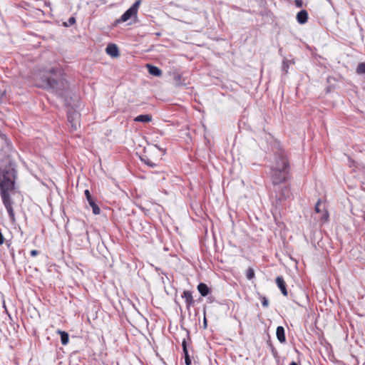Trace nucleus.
I'll list each match as a JSON object with an SVG mask.
<instances>
[{
    "label": "nucleus",
    "mask_w": 365,
    "mask_h": 365,
    "mask_svg": "<svg viewBox=\"0 0 365 365\" xmlns=\"http://www.w3.org/2000/svg\"><path fill=\"white\" fill-rule=\"evenodd\" d=\"M141 160L151 168L155 167L156 165L154 163H153L148 158H141Z\"/></svg>",
    "instance_id": "21"
},
{
    "label": "nucleus",
    "mask_w": 365,
    "mask_h": 365,
    "mask_svg": "<svg viewBox=\"0 0 365 365\" xmlns=\"http://www.w3.org/2000/svg\"><path fill=\"white\" fill-rule=\"evenodd\" d=\"M182 351L185 354V363L186 365H190L191 364V359L188 354V351L187 348V341L186 339H183L182 342Z\"/></svg>",
    "instance_id": "13"
},
{
    "label": "nucleus",
    "mask_w": 365,
    "mask_h": 365,
    "mask_svg": "<svg viewBox=\"0 0 365 365\" xmlns=\"http://www.w3.org/2000/svg\"><path fill=\"white\" fill-rule=\"evenodd\" d=\"M272 353H273V355H274V356H277V351L274 349V348H272Z\"/></svg>",
    "instance_id": "33"
},
{
    "label": "nucleus",
    "mask_w": 365,
    "mask_h": 365,
    "mask_svg": "<svg viewBox=\"0 0 365 365\" xmlns=\"http://www.w3.org/2000/svg\"><path fill=\"white\" fill-rule=\"evenodd\" d=\"M16 173L11 164L0 168V195L5 207L12 206L10 192L14 189Z\"/></svg>",
    "instance_id": "1"
},
{
    "label": "nucleus",
    "mask_w": 365,
    "mask_h": 365,
    "mask_svg": "<svg viewBox=\"0 0 365 365\" xmlns=\"http://www.w3.org/2000/svg\"><path fill=\"white\" fill-rule=\"evenodd\" d=\"M187 338L189 339V332H187Z\"/></svg>",
    "instance_id": "37"
},
{
    "label": "nucleus",
    "mask_w": 365,
    "mask_h": 365,
    "mask_svg": "<svg viewBox=\"0 0 365 365\" xmlns=\"http://www.w3.org/2000/svg\"><path fill=\"white\" fill-rule=\"evenodd\" d=\"M6 209L8 213H9V215L11 220H14L15 216H14V212L12 206L6 207Z\"/></svg>",
    "instance_id": "20"
},
{
    "label": "nucleus",
    "mask_w": 365,
    "mask_h": 365,
    "mask_svg": "<svg viewBox=\"0 0 365 365\" xmlns=\"http://www.w3.org/2000/svg\"><path fill=\"white\" fill-rule=\"evenodd\" d=\"M51 76L46 79V88L61 98H66L69 92V85L60 69H51Z\"/></svg>",
    "instance_id": "2"
},
{
    "label": "nucleus",
    "mask_w": 365,
    "mask_h": 365,
    "mask_svg": "<svg viewBox=\"0 0 365 365\" xmlns=\"http://www.w3.org/2000/svg\"><path fill=\"white\" fill-rule=\"evenodd\" d=\"M261 299H262V306L264 307H267L268 304H269V301L267 299V297H262Z\"/></svg>",
    "instance_id": "26"
},
{
    "label": "nucleus",
    "mask_w": 365,
    "mask_h": 365,
    "mask_svg": "<svg viewBox=\"0 0 365 365\" xmlns=\"http://www.w3.org/2000/svg\"><path fill=\"white\" fill-rule=\"evenodd\" d=\"M0 137L5 140V143H6L8 147H10V142L7 139L6 136L4 134H0Z\"/></svg>",
    "instance_id": "27"
},
{
    "label": "nucleus",
    "mask_w": 365,
    "mask_h": 365,
    "mask_svg": "<svg viewBox=\"0 0 365 365\" xmlns=\"http://www.w3.org/2000/svg\"><path fill=\"white\" fill-rule=\"evenodd\" d=\"M328 217H329V214H328L327 211L324 210L323 212L322 217V220L324 221H327L328 220Z\"/></svg>",
    "instance_id": "29"
},
{
    "label": "nucleus",
    "mask_w": 365,
    "mask_h": 365,
    "mask_svg": "<svg viewBox=\"0 0 365 365\" xmlns=\"http://www.w3.org/2000/svg\"><path fill=\"white\" fill-rule=\"evenodd\" d=\"M84 193H85L86 200H88V202H91V201L94 200L93 198L92 197L91 194L90 193L88 190H86Z\"/></svg>",
    "instance_id": "23"
},
{
    "label": "nucleus",
    "mask_w": 365,
    "mask_h": 365,
    "mask_svg": "<svg viewBox=\"0 0 365 365\" xmlns=\"http://www.w3.org/2000/svg\"><path fill=\"white\" fill-rule=\"evenodd\" d=\"M146 67L148 68V73L154 76L159 77L162 75V71L157 66L147 64Z\"/></svg>",
    "instance_id": "11"
},
{
    "label": "nucleus",
    "mask_w": 365,
    "mask_h": 365,
    "mask_svg": "<svg viewBox=\"0 0 365 365\" xmlns=\"http://www.w3.org/2000/svg\"><path fill=\"white\" fill-rule=\"evenodd\" d=\"M246 277L248 279H252L255 277V271L252 268L250 267L246 272Z\"/></svg>",
    "instance_id": "19"
},
{
    "label": "nucleus",
    "mask_w": 365,
    "mask_h": 365,
    "mask_svg": "<svg viewBox=\"0 0 365 365\" xmlns=\"http://www.w3.org/2000/svg\"><path fill=\"white\" fill-rule=\"evenodd\" d=\"M182 297L185 299L187 309H189L190 306H192L194 304V300L191 292L184 291Z\"/></svg>",
    "instance_id": "8"
},
{
    "label": "nucleus",
    "mask_w": 365,
    "mask_h": 365,
    "mask_svg": "<svg viewBox=\"0 0 365 365\" xmlns=\"http://www.w3.org/2000/svg\"><path fill=\"white\" fill-rule=\"evenodd\" d=\"M57 332L61 335V341L63 345H66L68 343L69 336L67 332L64 331L58 330Z\"/></svg>",
    "instance_id": "16"
},
{
    "label": "nucleus",
    "mask_w": 365,
    "mask_h": 365,
    "mask_svg": "<svg viewBox=\"0 0 365 365\" xmlns=\"http://www.w3.org/2000/svg\"><path fill=\"white\" fill-rule=\"evenodd\" d=\"M289 163L284 150L275 154V165L272 169V181L274 185H281L289 177Z\"/></svg>",
    "instance_id": "3"
},
{
    "label": "nucleus",
    "mask_w": 365,
    "mask_h": 365,
    "mask_svg": "<svg viewBox=\"0 0 365 365\" xmlns=\"http://www.w3.org/2000/svg\"><path fill=\"white\" fill-rule=\"evenodd\" d=\"M204 324H205V326H206L207 322H206V319L205 318L204 319Z\"/></svg>",
    "instance_id": "35"
},
{
    "label": "nucleus",
    "mask_w": 365,
    "mask_h": 365,
    "mask_svg": "<svg viewBox=\"0 0 365 365\" xmlns=\"http://www.w3.org/2000/svg\"><path fill=\"white\" fill-rule=\"evenodd\" d=\"M4 242V237L1 233V232L0 231V245H3Z\"/></svg>",
    "instance_id": "31"
},
{
    "label": "nucleus",
    "mask_w": 365,
    "mask_h": 365,
    "mask_svg": "<svg viewBox=\"0 0 365 365\" xmlns=\"http://www.w3.org/2000/svg\"><path fill=\"white\" fill-rule=\"evenodd\" d=\"M279 163L280 165H282V160H279Z\"/></svg>",
    "instance_id": "36"
},
{
    "label": "nucleus",
    "mask_w": 365,
    "mask_h": 365,
    "mask_svg": "<svg viewBox=\"0 0 365 365\" xmlns=\"http://www.w3.org/2000/svg\"><path fill=\"white\" fill-rule=\"evenodd\" d=\"M289 61H286V60H284L283 61V64H282V69L283 71H284L285 73H287L288 72V68H289Z\"/></svg>",
    "instance_id": "22"
},
{
    "label": "nucleus",
    "mask_w": 365,
    "mask_h": 365,
    "mask_svg": "<svg viewBox=\"0 0 365 365\" xmlns=\"http://www.w3.org/2000/svg\"><path fill=\"white\" fill-rule=\"evenodd\" d=\"M320 206H321V201H320V200H319L317 201V202L316 203V205H315V207H314V210H315V212H317V213H320V212H322V210H321V208H320Z\"/></svg>",
    "instance_id": "24"
},
{
    "label": "nucleus",
    "mask_w": 365,
    "mask_h": 365,
    "mask_svg": "<svg viewBox=\"0 0 365 365\" xmlns=\"http://www.w3.org/2000/svg\"><path fill=\"white\" fill-rule=\"evenodd\" d=\"M289 365H298V364L295 361H292Z\"/></svg>",
    "instance_id": "34"
},
{
    "label": "nucleus",
    "mask_w": 365,
    "mask_h": 365,
    "mask_svg": "<svg viewBox=\"0 0 365 365\" xmlns=\"http://www.w3.org/2000/svg\"><path fill=\"white\" fill-rule=\"evenodd\" d=\"M140 0L136 1L131 7H130L120 17V19L117 20L118 23L125 22L130 19L132 16H135L138 12V9L140 5Z\"/></svg>",
    "instance_id": "5"
},
{
    "label": "nucleus",
    "mask_w": 365,
    "mask_h": 365,
    "mask_svg": "<svg viewBox=\"0 0 365 365\" xmlns=\"http://www.w3.org/2000/svg\"><path fill=\"white\" fill-rule=\"evenodd\" d=\"M357 73H365V62L358 64L356 68Z\"/></svg>",
    "instance_id": "18"
},
{
    "label": "nucleus",
    "mask_w": 365,
    "mask_h": 365,
    "mask_svg": "<svg viewBox=\"0 0 365 365\" xmlns=\"http://www.w3.org/2000/svg\"><path fill=\"white\" fill-rule=\"evenodd\" d=\"M79 118L80 115L76 111L68 113V123L71 124L73 130H76L78 127L80 125Z\"/></svg>",
    "instance_id": "6"
},
{
    "label": "nucleus",
    "mask_w": 365,
    "mask_h": 365,
    "mask_svg": "<svg viewBox=\"0 0 365 365\" xmlns=\"http://www.w3.org/2000/svg\"><path fill=\"white\" fill-rule=\"evenodd\" d=\"M294 4H295L296 6L298 8H301L303 6L302 0H295Z\"/></svg>",
    "instance_id": "28"
},
{
    "label": "nucleus",
    "mask_w": 365,
    "mask_h": 365,
    "mask_svg": "<svg viewBox=\"0 0 365 365\" xmlns=\"http://www.w3.org/2000/svg\"><path fill=\"white\" fill-rule=\"evenodd\" d=\"M297 22L300 24H304L308 20V13L306 10H302L297 14Z\"/></svg>",
    "instance_id": "10"
},
{
    "label": "nucleus",
    "mask_w": 365,
    "mask_h": 365,
    "mask_svg": "<svg viewBox=\"0 0 365 365\" xmlns=\"http://www.w3.org/2000/svg\"><path fill=\"white\" fill-rule=\"evenodd\" d=\"M106 53L111 57H117L119 55V51L116 45L108 44L106 48Z\"/></svg>",
    "instance_id": "9"
},
{
    "label": "nucleus",
    "mask_w": 365,
    "mask_h": 365,
    "mask_svg": "<svg viewBox=\"0 0 365 365\" xmlns=\"http://www.w3.org/2000/svg\"><path fill=\"white\" fill-rule=\"evenodd\" d=\"M90 206L92 207L93 213L94 215L100 214L101 210L99 207L96 204L95 200L91 201L88 202Z\"/></svg>",
    "instance_id": "17"
},
{
    "label": "nucleus",
    "mask_w": 365,
    "mask_h": 365,
    "mask_svg": "<svg viewBox=\"0 0 365 365\" xmlns=\"http://www.w3.org/2000/svg\"><path fill=\"white\" fill-rule=\"evenodd\" d=\"M30 254L32 257H36V255H38V251L36 250H33L31 251Z\"/></svg>",
    "instance_id": "30"
},
{
    "label": "nucleus",
    "mask_w": 365,
    "mask_h": 365,
    "mask_svg": "<svg viewBox=\"0 0 365 365\" xmlns=\"http://www.w3.org/2000/svg\"><path fill=\"white\" fill-rule=\"evenodd\" d=\"M180 75H177L175 77V79L177 81H180Z\"/></svg>",
    "instance_id": "32"
},
{
    "label": "nucleus",
    "mask_w": 365,
    "mask_h": 365,
    "mask_svg": "<svg viewBox=\"0 0 365 365\" xmlns=\"http://www.w3.org/2000/svg\"><path fill=\"white\" fill-rule=\"evenodd\" d=\"M76 23V19L74 17H70L68 20V23H65L66 26H71Z\"/></svg>",
    "instance_id": "25"
},
{
    "label": "nucleus",
    "mask_w": 365,
    "mask_h": 365,
    "mask_svg": "<svg viewBox=\"0 0 365 365\" xmlns=\"http://www.w3.org/2000/svg\"><path fill=\"white\" fill-rule=\"evenodd\" d=\"M275 282H276V284H277L278 288L280 289L282 294L284 296L287 297L288 293H287L286 283L284 282V278L282 276H278L276 278Z\"/></svg>",
    "instance_id": "7"
},
{
    "label": "nucleus",
    "mask_w": 365,
    "mask_h": 365,
    "mask_svg": "<svg viewBox=\"0 0 365 365\" xmlns=\"http://www.w3.org/2000/svg\"><path fill=\"white\" fill-rule=\"evenodd\" d=\"M197 289L202 297L207 296L210 292L208 287L204 283H200L197 286Z\"/></svg>",
    "instance_id": "15"
},
{
    "label": "nucleus",
    "mask_w": 365,
    "mask_h": 365,
    "mask_svg": "<svg viewBox=\"0 0 365 365\" xmlns=\"http://www.w3.org/2000/svg\"><path fill=\"white\" fill-rule=\"evenodd\" d=\"M277 338L280 343H284L286 341L284 329L282 326H279L276 330Z\"/></svg>",
    "instance_id": "12"
},
{
    "label": "nucleus",
    "mask_w": 365,
    "mask_h": 365,
    "mask_svg": "<svg viewBox=\"0 0 365 365\" xmlns=\"http://www.w3.org/2000/svg\"><path fill=\"white\" fill-rule=\"evenodd\" d=\"M274 196L272 195V197L275 198V206L277 207L281 205L291 195L289 187L282 185H274Z\"/></svg>",
    "instance_id": "4"
},
{
    "label": "nucleus",
    "mask_w": 365,
    "mask_h": 365,
    "mask_svg": "<svg viewBox=\"0 0 365 365\" xmlns=\"http://www.w3.org/2000/svg\"><path fill=\"white\" fill-rule=\"evenodd\" d=\"M152 120V116L150 114L139 115L134 118L135 122L149 123Z\"/></svg>",
    "instance_id": "14"
}]
</instances>
